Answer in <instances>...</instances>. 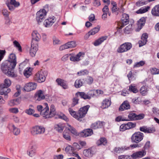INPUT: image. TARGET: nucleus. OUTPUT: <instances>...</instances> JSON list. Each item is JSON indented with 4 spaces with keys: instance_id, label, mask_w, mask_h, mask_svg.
<instances>
[{
    "instance_id": "f257e3e1",
    "label": "nucleus",
    "mask_w": 159,
    "mask_h": 159,
    "mask_svg": "<svg viewBox=\"0 0 159 159\" xmlns=\"http://www.w3.org/2000/svg\"><path fill=\"white\" fill-rule=\"evenodd\" d=\"M14 68H12L10 63L6 61L2 63L1 66V70L4 74L12 77L17 76V74L12 70Z\"/></svg>"
},
{
    "instance_id": "f03ea898",
    "label": "nucleus",
    "mask_w": 159,
    "mask_h": 159,
    "mask_svg": "<svg viewBox=\"0 0 159 159\" xmlns=\"http://www.w3.org/2000/svg\"><path fill=\"white\" fill-rule=\"evenodd\" d=\"M45 131V128L41 126L35 125L32 127L30 129L31 134L34 136L43 134Z\"/></svg>"
},
{
    "instance_id": "7ed1b4c3",
    "label": "nucleus",
    "mask_w": 159,
    "mask_h": 159,
    "mask_svg": "<svg viewBox=\"0 0 159 159\" xmlns=\"http://www.w3.org/2000/svg\"><path fill=\"white\" fill-rule=\"evenodd\" d=\"M89 107V105H87L80 108L78 112L77 113L76 119L79 121H81V119L85 116Z\"/></svg>"
},
{
    "instance_id": "20e7f679",
    "label": "nucleus",
    "mask_w": 159,
    "mask_h": 159,
    "mask_svg": "<svg viewBox=\"0 0 159 159\" xmlns=\"http://www.w3.org/2000/svg\"><path fill=\"white\" fill-rule=\"evenodd\" d=\"M48 72L46 70H41L36 74L34 78L35 80L39 83H42L45 80Z\"/></svg>"
},
{
    "instance_id": "39448f33",
    "label": "nucleus",
    "mask_w": 159,
    "mask_h": 159,
    "mask_svg": "<svg viewBox=\"0 0 159 159\" xmlns=\"http://www.w3.org/2000/svg\"><path fill=\"white\" fill-rule=\"evenodd\" d=\"M47 12L44 9H40L37 12L36 15V19L38 24L42 22L45 18Z\"/></svg>"
},
{
    "instance_id": "423d86ee",
    "label": "nucleus",
    "mask_w": 159,
    "mask_h": 159,
    "mask_svg": "<svg viewBox=\"0 0 159 159\" xmlns=\"http://www.w3.org/2000/svg\"><path fill=\"white\" fill-rule=\"evenodd\" d=\"M143 133L140 132H136L131 136V141L132 142L138 143L143 139Z\"/></svg>"
},
{
    "instance_id": "0eeeda50",
    "label": "nucleus",
    "mask_w": 159,
    "mask_h": 159,
    "mask_svg": "<svg viewBox=\"0 0 159 159\" xmlns=\"http://www.w3.org/2000/svg\"><path fill=\"white\" fill-rule=\"evenodd\" d=\"M132 45L130 43H125L121 45L117 48V52L119 53H123L129 50Z\"/></svg>"
},
{
    "instance_id": "6e6552de",
    "label": "nucleus",
    "mask_w": 159,
    "mask_h": 159,
    "mask_svg": "<svg viewBox=\"0 0 159 159\" xmlns=\"http://www.w3.org/2000/svg\"><path fill=\"white\" fill-rule=\"evenodd\" d=\"M93 91H90L87 93L84 92H78L76 93L77 97H80L84 99H90L93 97Z\"/></svg>"
},
{
    "instance_id": "1a4fd4ad",
    "label": "nucleus",
    "mask_w": 159,
    "mask_h": 159,
    "mask_svg": "<svg viewBox=\"0 0 159 159\" xmlns=\"http://www.w3.org/2000/svg\"><path fill=\"white\" fill-rule=\"evenodd\" d=\"M6 4L9 10L11 11H14L15 8H18L20 5V2L16 0H10L9 2L7 1Z\"/></svg>"
},
{
    "instance_id": "9d476101",
    "label": "nucleus",
    "mask_w": 159,
    "mask_h": 159,
    "mask_svg": "<svg viewBox=\"0 0 159 159\" xmlns=\"http://www.w3.org/2000/svg\"><path fill=\"white\" fill-rule=\"evenodd\" d=\"M38 44L37 43H34L32 41L31 47L30 49V54L32 57H34L37 51L38 50Z\"/></svg>"
},
{
    "instance_id": "9b49d317",
    "label": "nucleus",
    "mask_w": 159,
    "mask_h": 159,
    "mask_svg": "<svg viewBox=\"0 0 159 159\" xmlns=\"http://www.w3.org/2000/svg\"><path fill=\"white\" fill-rule=\"evenodd\" d=\"M76 46V42L75 41H71L59 47V50L60 51H62L66 49L75 48Z\"/></svg>"
},
{
    "instance_id": "f8f14e48",
    "label": "nucleus",
    "mask_w": 159,
    "mask_h": 159,
    "mask_svg": "<svg viewBox=\"0 0 159 159\" xmlns=\"http://www.w3.org/2000/svg\"><path fill=\"white\" fill-rule=\"evenodd\" d=\"M84 53L82 52H80L76 55H73L71 54L70 60V61L74 62H78L81 60L84 57Z\"/></svg>"
},
{
    "instance_id": "ddd939ff",
    "label": "nucleus",
    "mask_w": 159,
    "mask_h": 159,
    "mask_svg": "<svg viewBox=\"0 0 159 159\" xmlns=\"http://www.w3.org/2000/svg\"><path fill=\"white\" fill-rule=\"evenodd\" d=\"M5 61L10 63L11 65L12 68H15L17 64L16 57V55L13 53L10 54L8 60Z\"/></svg>"
},
{
    "instance_id": "4468645a",
    "label": "nucleus",
    "mask_w": 159,
    "mask_h": 159,
    "mask_svg": "<svg viewBox=\"0 0 159 159\" xmlns=\"http://www.w3.org/2000/svg\"><path fill=\"white\" fill-rule=\"evenodd\" d=\"M36 84L35 83L29 82L25 84L24 87V89L26 91L30 92L36 89Z\"/></svg>"
},
{
    "instance_id": "2eb2a0df",
    "label": "nucleus",
    "mask_w": 159,
    "mask_h": 159,
    "mask_svg": "<svg viewBox=\"0 0 159 159\" xmlns=\"http://www.w3.org/2000/svg\"><path fill=\"white\" fill-rule=\"evenodd\" d=\"M146 154V152L144 150L137 151L134 152L131 157L134 159H136L141 158L144 157Z\"/></svg>"
},
{
    "instance_id": "dca6fc26",
    "label": "nucleus",
    "mask_w": 159,
    "mask_h": 159,
    "mask_svg": "<svg viewBox=\"0 0 159 159\" xmlns=\"http://www.w3.org/2000/svg\"><path fill=\"white\" fill-rule=\"evenodd\" d=\"M56 21V19L55 17H50L44 21L43 25L46 27H49L53 24Z\"/></svg>"
},
{
    "instance_id": "f3484780",
    "label": "nucleus",
    "mask_w": 159,
    "mask_h": 159,
    "mask_svg": "<svg viewBox=\"0 0 159 159\" xmlns=\"http://www.w3.org/2000/svg\"><path fill=\"white\" fill-rule=\"evenodd\" d=\"M129 21V17L128 15L125 13L123 14L120 25H119V26L120 27V29H121L125 25L128 24Z\"/></svg>"
},
{
    "instance_id": "a211bd4d",
    "label": "nucleus",
    "mask_w": 159,
    "mask_h": 159,
    "mask_svg": "<svg viewBox=\"0 0 159 159\" xmlns=\"http://www.w3.org/2000/svg\"><path fill=\"white\" fill-rule=\"evenodd\" d=\"M93 134V130L90 129H84L79 134V135L83 137H86L90 136Z\"/></svg>"
},
{
    "instance_id": "6ab92c4d",
    "label": "nucleus",
    "mask_w": 159,
    "mask_h": 159,
    "mask_svg": "<svg viewBox=\"0 0 159 159\" xmlns=\"http://www.w3.org/2000/svg\"><path fill=\"white\" fill-rule=\"evenodd\" d=\"M0 85H2L3 86L2 84H0ZM0 90V95H4L5 98L7 99L8 97L7 94L11 91L10 89L7 87L3 86L1 88Z\"/></svg>"
},
{
    "instance_id": "aec40b11",
    "label": "nucleus",
    "mask_w": 159,
    "mask_h": 159,
    "mask_svg": "<svg viewBox=\"0 0 159 159\" xmlns=\"http://www.w3.org/2000/svg\"><path fill=\"white\" fill-rule=\"evenodd\" d=\"M44 106L45 107L41 112L40 114L43 116V117L45 118H50V117H47V116L49 115V107L48 104L45 103L44 104Z\"/></svg>"
},
{
    "instance_id": "412c9836",
    "label": "nucleus",
    "mask_w": 159,
    "mask_h": 159,
    "mask_svg": "<svg viewBox=\"0 0 159 159\" xmlns=\"http://www.w3.org/2000/svg\"><path fill=\"white\" fill-rule=\"evenodd\" d=\"M21 100V98H19L11 99L8 102V105L10 107L17 105L20 104Z\"/></svg>"
},
{
    "instance_id": "4be33fe9",
    "label": "nucleus",
    "mask_w": 159,
    "mask_h": 159,
    "mask_svg": "<svg viewBox=\"0 0 159 159\" xmlns=\"http://www.w3.org/2000/svg\"><path fill=\"white\" fill-rule=\"evenodd\" d=\"M148 37V35L146 33H144L142 34L141 39L139 42V47H142L146 43Z\"/></svg>"
},
{
    "instance_id": "5701e85b",
    "label": "nucleus",
    "mask_w": 159,
    "mask_h": 159,
    "mask_svg": "<svg viewBox=\"0 0 159 159\" xmlns=\"http://www.w3.org/2000/svg\"><path fill=\"white\" fill-rule=\"evenodd\" d=\"M130 108V106L129 102L127 101L124 102L120 105L119 110L120 111H122L125 110H128Z\"/></svg>"
},
{
    "instance_id": "b1692460",
    "label": "nucleus",
    "mask_w": 159,
    "mask_h": 159,
    "mask_svg": "<svg viewBox=\"0 0 159 159\" xmlns=\"http://www.w3.org/2000/svg\"><path fill=\"white\" fill-rule=\"evenodd\" d=\"M105 125V123L103 122L98 121L93 124L91 127L94 129L102 128Z\"/></svg>"
},
{
    "instance_id": "393cba45",
    "label": "nucleus",
    "mask_w": 159,
    "mask_h": 159,
    "mask_svg": "<svg viewBox=\"0 0 159 159\" xmlns=\"http://www.w3.org/2000/svg\"><path fill=\"white\" fill-rule=\"evenodd\" d=\"M108 38L107 36L101 37L96 40L94 43L93 45L96 46H98L101 44L104 41L106 40Z\"/></svg>"
},
{
    "instance_id": "a878e982",
    "label": "nucleus",
    "mask_w": 159,
    "mask_h": 159,
    "mask_svg": "<svg viewBox=\"0 0 159 159\" xmlns=\"http://www.w3.org/2000/svg\"><path fill=\"white\" fill-rule=\"evenodd\" d=\"M32 36L33 40H34L36 42L39 41L40 38L41 36L37 31H34L33 32L32 34Z\"/></svg>"
},
{
    "instance_id": "bb28decb",
    "label": "nucleus",
    "mask_w": 159,
    "mask_h": 159,
    "mask_svg": "<svg viewBox=\"0 0 159 159\" xmlns=\"http://www.w3.org/2000/svg\"><path fill=\"white\" fill-rule=\"evenodd\" d=\"M151 13L153 16H159V4L156 5L152 9Z\"/></svg>"
},
{
    "instance_id": "cd10ccee",
    "label": "nucleus",
    "mask_w": 159,
    "mask_h": 159,
    "mask_svg": "<svg viewBox=\"0 0 159 159\" xmlns=\"http://www.w3.org/2000/svg\"><path fill=\"white\" fill-rule=\"evenodd\" d=\"M9 128L13 130V134L15 135H19L20 133V129L13 124H11L9 125Z\"/></svg>"
},
{
    "instance_id": "c85d7f7f",
    "label": "nucleus",
    "mask_w": 159,
    "mask_h": 159,
    "mask_svg": "<svg viewBox=\"0 0 159 159\" xmlns=\"http://www.w3.org/2000/svg\"><path fill=\"white\" fill-rule=\"evenodd\" d=\"M129 147L123 146L121 147H116L114 149V150L116 152L120 153L125 151V150H129Z\"/></svg>"
},
{
    "instance_id": "c756f323",
    "label": "nucleus",
    "mask_w": 159,
    "mask_h": 159,
    "mask_svg": "<svg viewBox=\"0 0 159 159\" xmlns=\"http://www.w3.org/2000/svg\"><path fill=\"white\" fill-rule=\"evenodd\" d=\"M83 153L84 156L88 157H91L93 155V151L92 150L91 148L85 149L83 151Z\"/></svg>"
},
{
    "instance_id": "7c9ffc66",
    "label": "nucleus",
    "mask_w": 159,
    "mask_h": 159,
    "mask_svg": "<svg viewBox=\"0 0 159 159\" xmlns=\"http://www.w3.org/2000/svg\"><path fill=\"white\" fill-rule=\"evenodd\" d=\"M111 104L110 100L108 99H105L103 100L102 103L101 107L105 109L108 107Z\"/></svg>"
},
{
    "instance_id": "2f4dec72",
    "label": "nucleus",
    "mask_w": 159,
    "mask_h": 159,
    "mask_svg": "<svg viewBox=\"0 0 159 159\" xmlns=\"http://www.w3.org/2000/svg\"><path fill=\"white\" fill-rule=\"evenodd\" d=\"M148 91V87L147 86H143L140 89V92L141 94L143 96L146 95Z\"/></svg>"
},
{
    "instance_id": "473e14b6",
    "label": "nucleus",
    "mask_w": 159,
    "mask_h": 159,
    "mask_svg": "<svg viewBox=\"0 0 159 159\" xmlns=\"http://www.w3.org/2000/svg\"><path fill=\"white\" fill-rule=\"evenodd\" d=\"M150 9V7L148 6L145 7H142L136 11V13L138 14H141L147 12Z\"/></svg>"
},
{
    "instance_id": "72a5a7b5",
    "label": "nucleus",
    "mask_w": 159,
    "mask_h": 159,
    "mask_svg": "<svg viewBox=\"0 0 159 159\" xmlns=\"http://www.w3.org/2000/svg\"><path fill=\"white\" fill-rule=\"evenodd\" d=\"M145 21V18L144 17H143L138 21L137 25L138 28L139 30H140L142 27L144 25Z\"/></svg>"
},
{
    "instance_id": "f704fd0d",
    "label": "nucleus",
    "mask_w": 159,
    "mask_h": 159,
    "mask_svg": "<svg viewBox=\"0 0 159 159\" xmlns=\"http://www.w3.org/2000/svg\"><path fill=\"white\" fill-rule=\"evenodd\" d=\"M56 112L55 106L53 105H52L50 107V111L49 112V115L47 116V117H52L56 114Z\"/></svg>"
},
{
    "instance_id": "c9c22d12",
    "label": "nucleus",
    "mask_w": 159,
    "mask_h": 159,
    "mask_svg": "<svg viewBox=\"0 0 159 159\" xmlns=\"http://www.w3.org/2000/svg\"><path fill=\"white\" fill-rule=\"evenodd\" d=\"M65 125L64 124L59 123L55 125V129L59 132H61L64 128Z\"/></svg>"
},
{
    "instance_id": "e433bc0d",
    "label": "nucleus",
    "mask_w": 159,
    "mask_h": 159,
    "mask_svg": "<svg viewBox=\"0 0 159 159\" xmlns=\"http://www.w3.org/2000/svg\"><path fill=\"white\" fill-rule=\"evenodd\" d=\"M84 84V80L82 79H77L75 81L74 86L76 88H79Z\"/></svg>"
},
{
    "instance_id": "4c0bfd02",
    "label": "nucleus",
    "mask_w": 159,
    "mask_h": 159,
    "mask_svg": "<svg viewBox=\"0 0 159 159\" xmlns=\"http://www.w3.org/2000/svg\"><path fill=\"white\" fill-rule=\"evenodd\" d=\"M107 143V140L105 138H101L97 141V144L98 146L105 145Z\"/></svg>"
},
{
    "instance_id": "58836bf2",
    "label": "nucleus",
    "mask_w": 159,
    "mask_h": 159,
    "mask_svg": "<svg viewBox=\"0 0 159 159\" xmlns=\"http://www.w3.org/2000/svg\"><path fill=\"white\" fill-rule=\"evenodd\" d=\"M68 127L67 128L68 130L72 134L76 136L79 135V134H78L75 128L69 124H68Z\"/></svg>"
},
{
    "instance_id": "ea45409f",
    "label": "nucleus",
    "mask_w": 159,
    "mask_h": 159,
    "mask_svg": "<svg viewBox=\"0 0 159 159\" xmlns=\"http://www.w3.org/2000/svg\"><path fill=\"white\" fill-rule=\"evenodd\" d=\"M37 100L39 101L45 98V97L43 95V92L41 90H39L37 93Z\"/></svg>"
},
{
    "instance_id": "a19ab883",
    "label": "nucleus",
    "mask_w": 159,
    "mask_h": 159,
    "mask_svg": "<svg viewBox=\"0 0 159 159\" xmlns=\"http://www.w3.org/2000/svg\"><path fill=\"white\" fill-rule=\"evenodd\" d=\"M148 3V0H139L136 2V5L137 7H141L146 5Z\"/></svg>"
},
{
    "instance_id": "79ce46f5",
    "label": "nucleus",
    "mask_w": 159,
    "mask_h": 159,
    "mask_svg": "<svg viewBox=\"0 0 159 159\" xmlns=\"http://www.w3.org/2000/svg\"><path fill=\"white\" fill-rule=\"evenodd\" d=\"M100 30V27H98L93 28L89 31V33L91 35H93L98 33Z\"/></svg>"
},
{
    "instance_id": "37998d69",
    "label": "nucleus",
    "mask_w": 159,
    "mask_h": 159,
    "mask_svg": "<svg viewBox=\"0 0 159 159\" xmlns=\"http://www.w3.org/2000/svg\"><path fill=\"white\" fill-rule=\"evenodd\" d=\"M127 129H132L134 128L136 125V123H133L132 122H129L126 124Z\"/></svg>"
},
{
    "instance_id": "c03bdc74",
    "label": "nucleus",
    "mask_w": 159,
    "mask_h": 159,
    "mask_svg": "<svg viewBox=\"0 0 159 159\" xmlns=\"http://www.w3.org/2000/svg\"><path fill=\"white\" fill-rule=\"evenodd\" d=\"M136 115L134 113H130L128 115V120H136Z\"/></svg>"
},
{
    "instance_id": "a18cd8bd",
    "label": "nucleus",
    "mask_w": 159,
    "mask_h": 159,
    "mask_svg": "<svg viewBox=\"0 0 159 159\" xmlns=\"http://www.w3.org/2000/svg\"><path fill=\"white\" fill-rule=\"evenodd\" d=\"M30 68H26L24 72V75L26 77L28 78L31 75V71L30 70Z\"/></svg>"
},
{
    "instance_id": "49530a36",
    "label": "nucleus",
    "mask_w": 159,
    "mask_h": 159,
    "mask_svg": "<svg viewBox=\"0 0 159 159\" xmlns=\"http://www.w3.org/2000/svg\"><path fill=\"white\" fill-rule=\"evenodd\" d=\"M35 152L34 147L32 146L29 150L27 151V153L30 156L32 157Z\"/></svg>"
},
{
    "instance_id": "de8ad7c7",
    "label": "nucleus",
    "mask_w": 159,
    "mask_h": 159,
    "mask_svg": "<svg viewBox=\"0 0 159 159\" xmlns=\"http://www.w3.org/2000/svg\"><path fill=\"white\" fill-rule=\"evenodd\" d=\"M129 91L133 92L134 93H136L138 92V90L137 89L135 86L131 85L129 86Z\"/></svg>"
},
{
    "instance_id": "09e8293b",
    "label": "nucleus",
    "mask_w": 159,
    "mask_h": 159,
    "mask_svg": "<svg viewBox=\"0 0 159 159\" xmlns=\"http://www.w3.org/2000/svg\"><path fill=\"white\" fill-rule=\"evenodd\" d=\"M13 43L14 46L18 49L19 51L20 52L22 51V50L20 44L18 41L16 40H15L13 42Z\"/></svg>"
},
{
    "instance_id": "8fccbe9b",
    "label": "nucleus",
    "mask_w": 159,
    "mask_h": 159,
    "mask_svg": "<svg viewBox=\"0 0 159 159\" xmlns=\"http://www.w3.org/2000/svg\"><path fill=\"white\" fill-rule=\"evenodd\" d=\"M2 13L5 17L9 16L10 12L7 9L3 8L2 11Z\"/></svg>"
},
{
    "instance_id": "3c124183",
    "label": "nucleus",
    "mask_w": 159,
    "mask_h": 159,
    "mask_svg": "<svg viewBox=\"0 0 159 159\" xmlns=\"http://www.w3.org/2000/svg\"><path fill=\"white\" fill-rule=\"evenodd\" d=\"M11 84V82L10 80L8 79H5L4 81L3 86L6 87H9Z\"/></svg>"
},
{
    "instance_id": "603ef678",
    "label": "nucleus",
    "mask_w": 159,
    "mask_h": 159,
    "mask_svg": "<svg viewBox=\"0 0 159 159\" xmlns=\"http://www.w3.org/2000/svg\"><path fill=\"white\" fill-rule=\"evenodd\" d=\"M25 112L28 115H32L35 112L34 109L30 108L28 109H26L25 111Z\"/></svg>"
},
{
    "instance_id": "864d4df0",
    "label": "nucleus",
    "mask_w": 159,
    "mask_h": 159,
    "mask_svg": "<svg viewBox=\"0 0 159 159\" xmlns=\"http://www.w3.org/2000/svg\"><path fill=\"white\" fill-rule=\"evenodd\" d=\"M57 115L59 118L63 119L66 121H68L69 120L68 119L66 116L62 113H60L58 114Z\"/></svg>"
},
{
    "instance_id": "5fc2aeb1",
    "label": "nucleus",
    "mask_w": 159,
    "mask_h": 159,
    "mask_svg": "<svg viewBox=\"0 0 159 159\" xmlns=\"http://www.w3.org/2000/svg\"><path fill=\"white\" fill-rule=\"evenodd\" d=\"M71 56V54H66L64 55L61 58L62 61H65L70 59V56Z\"/></svg>"
},
{
    "instance_id": "6e6d98bb",
    "label": "nucleus",
    "mask_w": 159,
    "mask_h": 159,
    "mask_svg": "<svg viewBox=\"0 0 159 159\" xmlns=\"http://www.w3.org/2000/svg\"><path fill=\"white\" fill-rule=\"evenodd\" d=\"M53 43L54 45L60 44H61L60 41L55 36L53 37Z\"/></svg>"
},
{
    "instance_id": "4d7b16f0",
    "label": "nucleus",
    "mask_w": 159,
    "mask_h": 159,
    "mask_svg": "<svg viewBox=\"0 0 159 159\" xmlns=\"http://www.w3.org/2000/svg\"><path fill=\"white\" fill-rule=\"evenodd\" d=\"M4 19L5 20V24L7 25H9L11 23V21L9 16L8 17H5L4 18Z\"/></svg>"
},
{
    "instance_id": "13d9d810",
    "label": "nucleus",
    "mask_w": 159,
    "mask_h": 159,
    "mask_svg": "<svg viewBox=\"0 0 159 159\" xmlns=\"http://www.w3.org/2000/svg\"><path fill=\"white\" fill-rule=\"evenodd\" d=\"M69 111L70 114L74 118L76 119V116H77V113H76L75 111L70 108L69 109Z\"/></svg>"
},
{
    "instance_id": "bf43d9fd",
    "label": "nucleus",
    "mask_w": 159,
    "mask_h": 159,
    "mask_svg": "<svg viewBox=\"0 0 159 159\" xmlns=\"http://www.w3.org/2000/svg\"><path fill=\"white\" fill-rule=\"evenodd\" d=\"M145 63V62L143 61H140L136 62L134 66V67H139L141 66H143Z\"/></svg>"
},
{
    "instance_id": "052dcab7",
    "label": "nucleus",
    "mask_w": 159,
    "mask_h": 159,
    "mask_svg": "<svg viewBox=\"0 0 159 159\" xmlns=\"http://www.w3.org/2000/svg\"><path fill=\"white\" fill-rule=\"evenodd\" d=\"M65 151L67 152L71 153L74 150L73 147L71 146H68L66 147Z\"/></svg>"
},
{
    "instance_id": "680f3d73",
    "label": "nucleus",
    "mask_w": 159,
    "mask_h": 159,
    "mask_svg": "<svg viewBox=\"0 0 159 159\" xmlns=\"http://www.w3.org/2000/svg\"><path fill=\"white\" fill-rule=\"evenodd\" d=\"M152 74L155 75L159 74V70L155 68H152L150 70Z\"/></svg>"
},
{
    "instance_id": "e2e57ef3",
    "label": "nucleus",
    "mask_w": 159,
    "mask_h": 159,
    "mask_svg": "<svg viewBox=\"0 0 159 159\" xmlns=\"http://www.w3.org/2000/svg\"><path fill=\"white\" fill-rule=\"evenodd\" d=\"M63 137L66 140L70 141L71 140L69 134L65 132L64 131L63 133Z\"/></svg>"
},
{
    "instance_id": "0e129e2a",
    "label": "nucleus",
    "mask_w": 159,
    "mask_h": 159,
    "mask_svg": "<svg viewBox=\"0 0 159 159\" xmlns=\"http://www.w3.org/2000/svg\"><path fill=\"white\" fill-rule=\"evenodd\" d=\"M132 28V25H129L128 26H127L124 30L125 33H128L130 31Z\"/></svg>"
},
{
    "instance_id": "69168bd1",
    "label": "nucleus",
    "mask_w": 159,
    "mask_h": 159,
    "mask_svg": "<svg viewBox=\"0 0 159 159\" xmlns=\"http://www.w3.org/2000/svg\"><path fill=\"white\" fill-rule=\"evenodd\" d=\"M89 72L87 70H83L80 71L77 73V74L79 75H87L88 74Z\"/></svg>"
},
{
    "instance_id": "338daca9",
    "label": "nucleus",
    "mask_w": 159,
    "mask_h": 159,
    "mask_svg": "<svg viewBox=\"0 0 159 159\" xmlns=\"http://www.w3.org/2000/svg\"><path fill=\"white\" fill-rule=\"evenodd\" d=\"M9 111L10 112L15 114H16L19 112L18 109L16 107L10 108Z\"/></svg>"
},
{
    "instance_id": "774afa93",
    "label": "nucleus",
    "mask_w": 159,
    "mask_h": 159,
    "mask_svg": "<svg viewBox=\"0 0 159 159\" xmlns=\"http://www.w3.org/2000/svg\"><path fill=\"white\" fill-rule=\"evenodd\" d=\"M64 89H67L69 88V86L66 81L64 80L63 83L61 85Z\"/></svg>"
}]
</instances>
